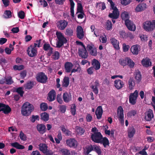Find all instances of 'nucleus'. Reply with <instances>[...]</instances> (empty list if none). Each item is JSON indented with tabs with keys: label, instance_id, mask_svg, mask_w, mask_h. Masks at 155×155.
Returning <instances> with one entry per match:
<instances>
[{
	"label": "nucleus",
	"instance_id": "1",
	"mask_svg": "<svg viewBox=\"0 0 155 155\" xmlns=\"http://www.w3.org/2000/svg\"><path fill=\"white\" fill-rule=\"evenodd\" d=\"M34 107L33 106L28 102L25 103L22 105L21 109L22 114L25 116H28L33 111Z\"/></svg>",
	"mask_w": 155,
	"mask_h": 155
},
{
	"label": "nucleus",
	"instance_id": "2",
	"mask_svg": "<svg viewBox=\"0 0 155 155\" xmlns=\"http://www.w3.org/2000/svg\"><path fill=\"white\" fill-rule=\"evenodd\" d=\"M56 35L58 39V41L56 44V47L60 48L64 44L66 43L68 41L61 32L57 31Z\"/></svg>",
	"mask_w": 155,
	"mask_h": 155
},
{
	"label": "nucleus",
	"instance_id": "3",
	"mask_svg": "<svg viewBox=\"0 0 155 155\" xmlns=\"http://www.w3.org/2000/svg\"><path fill=\"white\" fill-rule=\"evenodd\" d=\"M110 4V9L113 10V11L112 13H110L109 14L108 16L112 18L116 19L118 18L119 16V11L117 7L115 6V4L113 2Z\"/></svg>",
	"mask_w": 155,
	"mask_h": 155
},
{
	"label": "nucleus",
	"instance_id": "4",
	"mask_svg": "<svg viewBox=\"0 0 155 155\" xmlns=\"http://www.w3.org/2000/svg\"><path fill=\"white\" fill-rule=\"evenodd\" d=\"M37 81L39 83L45 84L47 82L48 77L43 72H40L37 74L36 77Z\"/></svg>",
	"mask_w": 155,
	"mask_h": 155
},
{
	"label": "nucleus",
	"instance_id": "5",
	"mask_svg": "<svg viewBox=\"0 0 155 155\" xmlns=\"http://www.w3.org/2000/svg\"><path fill=\"white\" fill-rule=\"evenodd\" d=\"M143 28L146 31H152L155 28V20L152 22L147 21L143 23Z\"/></svg>",
	"mask_w": 155,
	"mask_h": 155
},
{
	"label": "nucleus",
	"instance_id": "6",
	"mask_svg": "<svg viewBox=\"0 0 155 155\" xmlns=\"http://www.w3.org/2000/svg\"><path fill=\"white\" fill-rule=\"evenodd\" d=\"M86 48L87 50L90 55L95 56L97 55V49L93 44L91 43L87 44V45Z\"/></svg>",
	"mask_w": 155,
	"mask_h": 155
},
{
	"label": "nucleus",
	"instance_id": "7",
	"mask_svg": "<svg viewBox=\"0 0 155 155\" xmlns=\"http://www.w3.org/2000/svg\"><path fill=\"white\" fill-rule=\"evenodd\" d=\"M138 96V91L136 90L133 93H131L129 96V102L132 105H134Z\"/></svg>",
	"mask_w": 155,
	"mask_h": 155
},
{
	"label": "nucleus",
	"instance_id": "8",
	"mask_svg": "<svg viewBox=\"0 0 155 155\" xmlns=\"http://www.w3.org/2000/svg\"><path fill=\"white\" fill-rule=\"evenodd\" d=\"M103 136L100 132L94 133L91 136V138L94 142L99 143L101 142L100 140L102 138Z\"/></svg>",
	"mask_w": 155,
	"mask_h": 155
},
{
	"label": "nucleus",
	"instance_id": "9",
	"mask_svg": "<svg viewBox=\"0 0 155 155\" xmlns=\"http://www.w3.org/2000/svg\"><path fill=\"white\" fill-rule=\"evenodd\" d=\"M78 54L79 56L82 58H86L88 56V53L85 47L79 48Z\"/></svg>",
	"mask_w": 155,
	"mask_h": 155
},
{
	"label": "nucleus",
	"instance_id": "10",
	"mask_svg": "<svg viewBox=\"0 0 155 155\" xmlns=\"http://www.w3.org/2000/svg\"><path fill=\"white\" fill-rule=\"evenodd\" d=\"M117 115L120 122L121 124H124V110L121 106H119L118 108Z\"/></svg>",
	"mask_w": 155,
	"mask_h": 155
},
{
	"label": "nucleus",
	"instance_id": "11",
	"mask_svg": "<svg viewBox=\"0 0 155 155\" xmlns=\"http://www.w3.org/2000/svg\"><path fill=\"white\" fill-rule=\"evenodd\" d=\"M67 145L70 147L76 148L78 146L77 141L74 138H70L66 140Z\"/></svg>",
	"mask_w": 155,
	"mask_h": 155
},
{
	"label": "nucleus",
	"instance_id": "12",
	"mask_svg": "<svg viewBox=\"0 0 155 155\" xmlns=\"http://www.w3.org/2000/svg\"><path fill=\"white\" fill-rule=\"evenodd\" d=\"M32 46H29L27 50L28 55L31 57L36 56L37 54V48H34Z\"/></svg>",
	"mask_w": 155,
	"mask_h": 155
},
{
	"label": "nucleus",
	"instance_id": "13",
	"mask_svg": "<svg viewBox=\"0 0 155 155\" xmlns=\"http://www.w3.org/2000/svg\"><path fill=\"white\" fill-rule=\"evenodd\" d=\"M68 25V22L64 19L58 21L57 23V27L61 30H64Z\"/></svg>",
	"mask_w": 155,
	"mask_h": 155
},
{
	"label": "nucleus",
	"instance_id": "14",
	"mask_svg": "<svg viewBox=\"0 0 155 155\" xmlns=\"http://www.w3.org/2000/svg\"><path fill=\"white\" fill-rule=\"evenodd\" d=\"M76 35L78 38L82 39L84 36L83 29L81 26H77L76 28Z\"/></svg>",
	"mask_w": 155,
	"mask_h": 155
},
{
	"label": "nucleus",
	"instance_id": "15",
	"mask_svg": "<svg viewBox=\"0 0 155 155\" xmlns=\"http://www.w3.org/2000/svg\"><path fill=\"white\" fill-rule=\"evenodd\" d=\"M44 50L46 51H48L47 54L50 56L53 54V49L51 47L50 45L48 43H45L44 44L43 46Z\"/></svg>",
	"mask_w": 155,
	"mask_h": 155
},
{
	"label": "nucleus",
	"instance_id": "16",
	"mask_svg": "<svg viewBox=\"0 0 155 155\" xmlns=\"http://www.w3.org/2000/svg\"><path fill=\"white\" fill-rule=\"evenodd\" d=\"M125 24L127 28L130 31H134L136 29L135 25L130 20H126L125 21Z\"/></svg>",
	"mask_w": 155,
	"mask_h": 155
},
{
	"label": "nucleus",
	"instance_id": "17",
	"mask_svg": "<svg viewBox=\"0 0 155 155\" xmlns=\"http://www.w3.org/2000/svg\"><path fill=\"white\" fill-rule=\"evenodd\" d=\"M36 128L37 131L40 134H43L47 130L45 125L42 124H38L36 126Z\"/></svg>",
	"mask_w": 155,
	"mask_h": 155
},
{
	"label": "nucleus",
	"instance_id": "18",
	"mask_svg": "<svg viewBox=\"0 0 155 155\" xmlns=\"http://www.w3.org/2000/svg\"><path fill=\"white\" fill-rule=\"evenodd\" d=\"M56 97V93L54 90L51 91L48 94L47 99L50 102L54 101Z\"/></svg>",
	"mask_w": 155,
	"mask_h": 155
},
{
	"label": "nucleus",
	"instance_id": "19",
	"mask_svg": "<svg viewBox=\"0 0 155 155\" xmlns=\"http://www.w3.org/2000/svg\"><path fill=\"white\" fill-rule=\"evenodd\" d=\"M154 117L153 111L149 109L145 115V119L147 121H150Z\"/></svg>",
	"mask_w": 155,
	"mask_h": 155
},
{
	"label": "nucleus",
	"instance_id": "20",
	"mask_svg": "<svg viewBox=\"0 0 155 155\" xmlns=\"http://www.w3.org/2000/svg\"><path fill=\"white\" fill-rule=\"evenodd\" d=\"M74 65L73 64L69 62H66L64 64V69L65 72L68 73L71 72Z\"/></svg>",
	"mask_w": 155,
	"mask_h": 155
},
{
	"label": "nucleus",
	"instance_id": "21",
	"mask_svg": "<svg viewBox=\"0 0 155 155\" xmlns=\"http://www.w3.org/2000/svg\"><path fill=\"white\" fill-rule=\"evenodd\" d=\"M140 45H133L131 48L130 50L132 53L134 55H137L140 51Z\"/></svg>",
	"mask_w": 155,
	"mask_h": 155
},
{
	"label": "nucleus",
	"instance_id": "22",
	"mask_svg": "<svg viewBox=\"0 0 155 155\" xmlns=\"http://www.w3.org/2000/svg\"><path fill=\"white\" fill-rule=\"evenodd\" d=\"M114 83L115 87L118 90L121 89L124 85L123 82L119 79L116 80L114 81Z\"/></svg>",
	"mask_w": 155,
	"mask_h": 155
},
{
	"label": "nucleus",
	"instance_id": "23",
	"mask_svg": "<svg viewBox=\"0 0 155 155\" xmlns=\"http://www.w3.org/2000/svg\"><path fill=\"white\" fill-rule=\"evenodd\" d=\"M103 112V110L102 107L101 106H99L97 108L95 111V114L97 119H100L101 118Z\"/></svg>",
	"mask_w": 155,
	"mask_h": 155
},
{
	"label": "nucleus",
	"instance_id": "24",
	"mask_svg": "<svg viewBox=\"0 0 155 155\" xmlns=\"http://www.w3.org/2000/svg\"><path fill=\"white\" fill-rule=\"evenodd\" d=\"M147 8L146 4L144 3H142L139 4L135 8V11L136 12H139Z\"/></svg>",
	"mask_w": 155,
	"mask_h": 155
},
{
	"label": "nucleus",
	"instance_id": "25",
	"mask_svg": "<svg viewBox=\"0 0 155 155\" xmlns=\"http://www.w3.org/2000/svg\"><path fill=\"white\" fill-rule=\"evenodd\" d=\"M92 65L96 70H98L100 68L101 65L100 62L98 60L95 59H94L93 60Z\"/></svg>",
	"mask_w": 155,
	"mask_h": 155
},
{
	"label": "nucleus",
	"instance_id": "26",
	"mask_svg": "<svg viewBox=\"0 0 155 155\" xmlns=\"http://www.w3.org/2000/svg\"><path fill=\"white\" fill-rule=\"evenodd\" d=\"M63 98L64 102L68 103L71 100V95L70 93L65 92L63 94Z\"/></svg>",
	"mask_w": 155,
	"mask_h": 155
},
{
	"label": "nucleus",
	"instance_id": "27",
	"mask_svg": "<svg viewBox=\"0 0 155 155\" xmlns=\"http://www.w3.org/2000/svg\"><path fill=\"white\" fill-rule=\"evenodd\" d=\"M141 74L139 70H137L135 73V79L136 80V82L139 83L141 80Z\"/></svg>",
	"mask_w": 155,
	"mask_h": 155
},
{
	"label": "nucleus",
	"instance_id": "28",
	"mask_svg": "<svg viewBox=\"0 0 155 155\" xmlns=\"http://www.w3.org/2000/svg\"><path fill=\"white\" fill-rule=\"evenodd\" d=\"M149 58H146L145 59H143L141 61V64L143 66L146 67H148L151 65V63L150 61Z\"/></svg>",
	"mask_w": 155,
	"mask_h": 155
},
{
	"label": "nucleus",
	"instance_id": "29",
	"mask_svg": "<svg viewBox=\"0 0 155 155\" xmlns=\"http://www.w3.org/2000/svg\"><path fill=\"white\" fill-rule=\"evenodd\" d=\"M110 41L114 48L116 49H119L120 48L119 42L117 40L114 38H112L110 39Z\"/></svg>",
	"mask_w": 155,
	"mask_h": 155
},
{
	"label": "nucleus",
	"instance_id": "30",
	"mask_svg": "<svg viewBox=\"0 0 155 155\" xmlns=\"http://www.w3.org/2000/svg\"><path fill=\"white\" fill-rule=\"evenodd\" d=\"M69 78L67 76H65L62 81V86L64 87H67L69 84Z\"/></svg>",
	"mask_w": 155,
	"mask_h": 155
},
{
	"label": "nucleus",
	"instance_id": "31",
	"mask_svg": "<svg viewBox=\"0 0 155 155\" xmlns=\"http://www.w3.org/2000/svg\"><path fill=\"white\" fill-rule=\"evenodd\" d=\"M76 133L78 135L81 136L84 134L85 130L81 127L77 126L76 128Z\"/></svg>",
	"mask_w": 155,
	"mask_h": 155
},
{
	"label": "nucleus",
	"instance_id": "32",
	"mask_svg": "<svg viewBox=\"0 0 155 155\" xmlns=\"http://www.w3.org/2000/svg\"><path fill=\"white\" fill-rule=\"evenodd\" d=\"M11 145L18 149H23L25 148V147L17 142L12 143H11Z\"/></svg>",
	"mask_w": 155,
	"mask_h": 155
},
{
	"label": "nucleus",
	"instance_id": "33",
	"mask_svg": "<svg viewBox=\"0 0 155 155\" xmlns=\"http://www.w3.org/2000/svg\"><path fill=\"white\" fill-rule=\"evenodd\" d=\"M100 141L101 142H100L99 143H102L104 147H106L107 146H108L109 144V141L106 137H102L100 140Z\"/></svg>",
	"mask_w": 155,
	"mask_h": 155
},
{
	"label": "nucleus",
	"instance_id": "34",
	"mask_svg": "<svg viewBox=\"0 0 155 155\" xmlns=\"http://www.w3.org/2000/svg\"><path fill=\"white\" fill-rule=\"evenodd\" d=\"M2 111L5 114H8L11 111V109L8 105L5 104Z\"/></svg>",
	"mask_w": 155,
	"mask_h": 155
},
{
	"label": "nucleus",
	"instance_id": "35",
	"mask_svg": "<svg viewBox=\"0 0 155 155\" xmlns=\"http://www.w3.org/2000/svg\"><path fill=\"white\" fill-rule=\"evenodd\" d=\"M40 117L41 119L44 121H47L49 120V115L46 112H44L41 113Z\"/></svg>",
	"mask_w": 155,
	"mask_h": 155
},
{
	"label": "nucleus",
	"instance_id": "36",
	"mask_svg": "<svg viewBox=\"0 0 155 155\" xmlns=\"http://www.w3.org/2000/svg\"><path fill=\"white\" fill-rule=\"evenodd\" d=\"M129 89L131 90L133 89L135 85V81L133 78H130L128 81Z\"/></svg>",
	"mask_w": 155,
	"mask_h": 155
},
{
	"label": "nucleus",
	"instance_id": "37",
	"mask_svg": "<svg viewBox=\"0 0 155 155\" xmlns=\"http://www.w3.org/2000/svg\"><path fill=\"white\" fill-rule=\"evenodd\" d=\"M70 4V12L71 16L74 18V8L75 5L74 3L73 0H69Z\"/></svg>",
	"mask_w": 155,
	"mask_h": 155
},
{
	"label": "nucleus",
	"instance_id": "38",
	"mask_svg": "<svg viewBox=\"0 0 155 155\" xmlns=\"http://www.w3.org/2000/svg\"><path fill=\"white\" fill-rule=\"evenodd\" d=\"M38 146L39 150L43 153L48 149L47 146L45 144L40 143Z\"/></svg>",
	"mask_w": 155,
	"mask_h": 155
},
{
	"label": "nucleus",
	"instance_id": "39",
	"mask_svg": "<svg viewBox=\"0 0 155 155\" xmlns=\"http://www.w3.org/2000/svg\"><path fill=\"white\" fill-rule=\"evenodd\" d=\"M3 17L6 19L10 18L12 17V13L11 11L6 10L3 15Z\"/></svg>",
	"mask_w": 155,
	"mask_h": 155
},
{
	"label": "nucleus",
	"instance_id": "40",
	"mask_svg": "<svg viewBox=\"0 0 155 155\" xmlns=\"http://www.w3.org/2000/svg\"><path fill=\"white\" fill-rule=\"evenodd\" d=\"M113 25L111 21L108 20L106 21L105 25V28L107 30H111L113 28Z\"/></svg>",
	"mask_w": 155,
	"mask_h": 155
},
{
	"label": "nucleus",
	"instance_id": "41",
	"mask_svg": "<svg viewBox=\"0 0 155 155\" xmlns=\"http://www.w3.org/2000/svg\"><path fill=\"white\" fill-rule=\"evenodd\" d=\"M34 86V83L33 81H29L24 85V87L25 89H31Z\"/></svg>",
	"mask_w": 155,
	"mask_h": 155
},
{
	"label": "nucleus",
	"instance_id": "42",
	"mask_svg": "<svg viewBox=\"0 0 155 155\" xmlns=\"http://www.w3.org/2000/svg\"><path fill=\"white\" fill-rule=\"evenodd\" d=\"M135 133V130L134 127L130 128L128 132L127 135L128 137L129 138H132L134 136V134Z\"/></svg>",
	"mask_w": 155,
	"mask_h": 155
},
{
	"label": "nucleus",
	"instance_id": "43",
	"mask_svg": "<svg viewBox=\"0 0 155 155\" xmlns=\"http://www.w3.org/2000/svg\"><path fill=\"white\" fill-rule=\"evenodd\" d=\"M60 152L62 155H71L69 150L65 148L61 149Z\"/></svg>",
	"mask_w": 155,
	"mask_h": 155
},
{
	"label": "nucleus",
	"instance_id": "44",
	"mask_svg": "<svg viewBox=\"0 0 155 155\" xmlns=\"http://www.w3.org/2000/svg\"><path fill=\"white\" fill-rule=\"evenodd\" d=\"M93 150L95 151L98 154L102 153V151L101 147L96 145H94Z\"/></svg>",
	"mask_w": 155,
	"mask_h": 155
},
{
	"label": "nucleus",
	"instance_id": "45",
	"mask_svg": "<svg viewBox=\"0 0 155 155\" xmlns=\"http://www.w3.org/2000/svg\"><path fill=\"white\" fill-rule=\"evenodd\" d=\"M94 145L93 146L92 145H89L87 147H86V151L84 152V154L88 155L91 151L93 150Z\"/></svg>",
	"mask_w": 155,
	"mask_h": 155
},
{
	"label": "nucleus",
	"instance_id": "46",
	"mask_svg": "<svg viewBox=\"0 0 155 155\" xmlns=\"http://www.w3.org/2000/svg\"><path fill=\"white\" fill-rule=\"evenodd\" d=\"M5 83L6 84L11 85L14 83V81L11 76H9L7 78H5Z\"/></svg>",
	"mask_w": 155,
	"mask_h": 155
},
{
	"label": "nucleus",
	"instance_id": "47",
	"mask_svg": "<svg viewBox=\"0 0 155 155\" xmlns=\"http://www.w3.org/2000/svg\"><path fill=\"white\" fill-rule=\"evenodd\" d=\"M128 58H126L124 59L121 58L119 59V62L120 64L124 66L127 65V60Z\"/></svg>",
	"mask_w": 155,
	"mask_h": 155
},
{
	"label": "nucleus",
	"instance_id": "48",
	"mask_svg": "<svg viewBox=\"0 0 155 155\" xmlns=\"http://www.w3.org/2000/svg\"><path fill=\"white\" fill-rule=\"evenodd\" d=\"M134 62L131 59L128 58L127 65H128L130 68H134Z\"/></svg>",
	"mask_w": 155,
	"mask_h": 155
},
{
	"label": "nucleus",
	"instance_id": "49",
	"mask_svg": "<svg viewBox=\"0 0 155 155\" xmlns=\"http://www.w3.org/2000/svg\"><path fill=\"white\" fill-rule=\"evenodd\" d=\"M40 108L43 111L46 110L48 108L47 104L45 103H41L40 105Z\"/></svg>",
	"mask_w": 155,
	"mask_h": 155
},
{
	"label": "nucleus",
	"instance_id": "50",
	"mask_svg": "<svg viewBox=\"0 0 155 155\" xmlns=\"http://www.w3.org/2000/svg\"><path fill=\"white\" fill-rule=\"evenodd\" d=\"M52 55L53 58L54 60H57L59 59L60 57V53L58 51H55Z\"/></svg>",
	"mask_w": 155,
	"mask_h": 155
},
{
	"label": "nucleus",
	"instance_id": "51",
	"mask_svg": "<svg viewBox=\"0 0 155 155\" xmlns=\"http://www.w3.org/2000/svg\"><path fill=\"white\" fill-rule=\"evenodd\" d=\"M137 114V110H133L130 111L127 114V116L130 117L132 116H135Z\"/></svg>",
	"mask_w": 155,
	"mask_h": 155
},
{
	"label": "nucleus",
	"instance_id": "52",
	"mask_svg": "<svg viewBox=\"0 0 155 155\" xmlns=\"http://www.w3.org/2000/svg\"><path fill=\"white\" fill-rule=\"evenodd\" d=\"M15 91L20 95L21 97H23L24 92L23 91V88L22 87H19L17 88Z\"/></svg>",
	"mask_w": 155,
	"mask_h": 155
},
{
	"label": "nucleus",
	"instance_id": "53",
	"mask_svg": "<svg viewBox=\"0 0 155 155\" xmlns=\"http://www.w3.org/2000/svg\"><path fill=\"white\" fill-rule=\"evenodd\" d=\"M39 120V117L38 115H32L31 117L30 118V120L32 123L35 122L36 120L38 121Z\"/></svg>",
	"mask_w": 155,
	"mask_h": 155
},
{
	"label": "nucleus",
	"instance_id": "54",
	"mask_svg": "<svg viewBox=\"0 0 155 155\" xmlns=\"http://www.w3.org/2000/svg\"><path fill=\"white\" fill-rule=\"evenodd\" d=\"M83 12V10L82 4L81 3H78L76 14L79 12Z\"/></svg>",
	"mask_w": 155,
	"mask_h": 155
},
{
	"label": "nucleus",
	"instance_id": "55",
	"mask_svg": "<svg viewBox=\"0 0 155 155\" xmlns=\"http://www.w3.org/2000/svg\"><path fill=\"white\" fill-rule=\"evenodd\" d=\"M121 16L123 20H124V21L126 20H129V15L127 13H122L121 15Z\"/></svg>",
	"mask_w": 155,
	"mask_h": 155
},
{
	"label": "nucleus",
	"instance_id": "56",
	"mask_svg": "<svg viewBox=\"0 0 155 155\" xmlns=\"http://www.w3.org/2000/svg\"><path fill=\"white\" fill-rule=\"evenodd\" d=\"M121 3L123 5L126 6L130 4L132 0H120Z\"/></svg>",
	"mask_w": 155,
	"mask_h": 155
},
{
	"label": "nucleus",
	"instance_id": "57",
	"mask_svg": "<svg viewBox=\"0 0 155 155\" xmlns=\"http://www.w3.org/2000/svg\"><path fill=\"white\" fill-rule=\"evenodd\" d=\"M41 41V39L39 40H36V42L37 43H35L34 45H31L30 46H32V48H37V46L38 48H39L40 47Z\"/></svg>",
	"mask_w": 155,
	"mask_h": 155
},
{
	"label": "nucleus",
	"instance_id": "58",
	"mask_svg": "<svg viewBox=\"0 0 155 155\" xmlns=\"http://www.w3.org/2000/svg\"><path fill=\"white\" fill-rule=\"evenodd\" d=\"M96 6H99L100 7V8L101 7V10H103L105 9L106 7L105 6V4L104 2H100L97 4Z\"/></svg>",
	"mask_w": 155,
	"mask_h": 155
},
{
	"label": "nucleus",
	"instance_id": "59",
	"mask_svg": "<svg viewBox=\"0 0 155 155\" xmlns=\"http://www.w3.org/2000/svg\"><path fill=\"white\" fill-rule=\"evenodd\" d=\"M76 106L75 104H73L71 108V112L72 115L73 116L74 115L76 114Z\"/></svg>",
	"mask_w": 155,
	"mask_h": 155
},
{
	"label": "nucleus",
	"instance_id": "60",
	"mask_svg": "<svg viewBox=\"0 0 155 155\" xmlns=\"http://www.w3.org/2000/svg\"><path fill=\"white\" fill-rule=\"evenodd\" d=\"M18 16L19 18L21 19H23L25 18V14L24 11H21L18 13Z\"/></svg>",
	"mask_w": 155,
	"mask_h": 155
},
{
	"label": "nucleus",
	"instance_id": "61",
	"mask_svg": "<svg viewBox=\"0 0 155 155\" xmlns=\"http://www.w3.org/2000/svg\"><path fill=\"white\" fill-rule=\"evenodd\" d=\"M81 71V67H80V65H78V66L77 67V69H72L71 71V73H72L74 72H77L78 73H80Z\"/></svg>",
	"mask_w": 155,
	"mask_h": 155
},
{
	"label": "nucleus",
	"instance_id": "62",
	"mask_svg": "<svg viewBox=\"0 0 155 155\" xmlns=\"http://www.w3.org/2000/svg\"><path fill=\"white\" fill-rule=\"evenodd\" d=\"M19 137L20 139L22 140L25 141L26 140V136L21 131L20 132L19 134Z\"/></svg>",
	"mask_w": 155,
	"mask_h": 155
},
{
	"label": "nucleus",
	"instance_id": "63",
	"mask_svg": "<svg viewBox=\"0 0 155 155\" xmlns=\"http://www.w3.org/2000/svg\"><path fill=\"white\" fill-rule=\"evenodd\" d=\"M65 35L71 36L73 35V31L71 28H67L66 29Z\"/></svg>",
	"mask_w": 155,
	"mask_h": 155
},
{
	"label": "nucleus",
	"instance_id": "64",
	"mask_svg": "<svg viewBox=\"0 0 155 155\" xmlns=\"http://www.w3.org/2000/svg\"><path fill=\"white\" fill-rule=\"evenodd\" d=\"M44 153L45 155H53L54 152L51 150L48 149Z\"/></svg>",
	"mask_w": 155,
	"mask_h": 155
}]
</instances>
